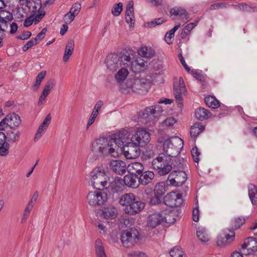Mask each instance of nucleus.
<instances>
[{"instance_id": "obj_36", "label": "nucleus", "mask_w": 257, "mask_h": 257, "mask_svg": "<svg viewBox=\"0 0 257 257\" xmlns=\"http://www.w3.org/2000/svg\"><path fill=\"white\" fill-rule=\"evenodd\" d=\"M204 101L206 104L210 108H217L220 106V102L215 96H208L205 97Z\"/></svg>"}, {"instance_id": "obj_10", "label": "nucleus", "mask_w": 257, "mask_h": 257, "mask_svg": "<svg viewBox=\"0 0 257 257\" xmlns=\"http://www.w3.org/2000/svg\"><path fill=\"white\" fill-rule=\"evenodd\" d=\"M186 92V88L184 84V82L182 77L179 78V82L174 83V94L176 99L179 104L182 106L183 99L182 97V94Z\"/></svg>"}, {"instance_id": "obj_21", "label": "nucleus", "mask_w": 257, "mask_h": 257, "mask_svg": "<svg viewBox=\"0 0 257 257\" xmlns=\"http://www.w3.org/2000/svg\"><path fill=\"white\" fill-rule=\"evenodd\" d=\"M7 142L15 143L18 142L21 133L16 127H10L5 134Z\"/></svg>"}, {"instance_id": "obj_37", "label": "nucleus", "mask_w": 257, "mask_h": 257, "mask_svg": "<svg viewBox=\"0 0 257 257\" xmlns=\"http://www.w3.org/2000/svg\"><path fill=\"white\" fill-rule=\"evenodd\" d=\"M138 53L139 55L145 58L152 57L155 54V52L154 50L146 46L139 49Z\"/></svg>"}, {"instance_id": "obj_5", "label": "nucleus", "mask_w": 257, "mask_h": 257, "mask_svg": "<svg viewBox=\"0 0 257 257\" xmlns=\"http://www.w3.org/2000/svg\"><path fill=\"white\" fill-rule=\"evenodd\" d=\"M140 233L133 227L124 230L120 235L121 243L125 247H131L139 240Z\"/></svg>"}, {"instance_id": "obj_16", "label": "nucleus", "mask_w": 257, "mask_h": 257, "mask_svg": "<svg viewBox=\"0 0 257 257\" xmlns=\"http://www.w3.org/2000/svg\"><path fill=\"white\" fill-rule=\"evenodd\" d=\"M118 55L121 65L122 64L124 67H128L133 65V61L132 60L134 59V52L132 50H124Z\"/></svg>"}, {"instance_id": "obj_11", "label": "nucleus", "mask_w": 257, "mask_h": 257, "mask_svg": "<svg viewBox=\"0 0 257 257\" xmlns=\"http://www.w3.org/2000/svg\"><path fill=\"white\" fill-rule=\"evenodd\" d=\"M241 249L244 255L253 253L257 250V240L251 237L246 238L241 245Z\"/></svg>"}, {"instance_id": "obj_31", "label": "nucleus", "mask_w": 257, "mask_h": 257, "mask_svg": "<svg viewBox=\"0 0 257 257\" xmlns=\"http://www.w3.org/2000/svg\"><path fill=\"white\" fill-rule=\"evenodd\" d=\"M168 186L163 182H159L157 183L154 189V195L160 196H162L167 191Z\"/></svg>"}, {"instance_id": "obj_9", "label": "nucleus", "mask_w": 257, "mask_h": 257, "mask_svg": "<svg viewBox=\"0 0 257 257\" xmlns=\"http://www.w3.org/2000/svg\"><path fill=\"white\" fill-rule=\"evenodd\" d=\"M163 202L171 208L179 207L183 203L182 195L175 192H169L164 197Z\"/></svg>"}, {"instance_id": "obj_64", "label": "nucleus", "mask_w": 257, "mask_h": 257, "mask_svg": "<svg viewBox=\"0 0 257 257\" xmlns=\"http://www.w3.org/2000/svg\"><path fill=\"white\" fill-rule=\"evenodd\" d=\"M45 15V11H39L38 14L35 16L34 20L35 22H39V21L44 17Z\"/></svg>"}, {"instance_id": "obj_63", "label": "nucleus", "mask_w": 257, "mask_h": 257, "mask_svg": "<svg viewBox=\"0 0 257 257\" xmlns=\"http://www.w3.org/2000/svg\"><path fill=\"white\" fill-rule=\"evenodd\" d=\"M191 73L193 74L194 78H195L197 80L200 81V82L204 81V76L200 73L198 72H194L193 71H191Z\"/></svg>"}, {"instance_id": "obj_44", "label": "nucleus", "mask_w": 257, "mask_h": 257, "mask_svg": "<svg viewBox=\"0 0 257 257\" xmlns=\"http://www.w3.org/2000/svg\"><path fill=\"white\" fill-rule=\"evenodd\" d=\"M245 222L244 218L238 217L231 220V228L233 229H237Z\"/></svg>"}, {"instance_id": "obj_23", "label": "nucleus", "mask_w": 257, "mask_h": 257, "mask_svg": "<svg viewBox=\"0 0 257 257\" xmlns=\"http://www.w3.org/2000/svg\"><path fill=\"white\" fill-rule=\"evenodd\" d=\"M163 222V216L161 212L154 213L149 215L148 220V226L151 228H154Z\"/></svg>"}, {"instance_id": "obj_48", "label": "nucleus", "mask_w": 257, "mask_h": 257, "mask_svg": "<svg viewBox=\"0 0 257 257\" xmlns=\"http://www.w3.org/2000/svg\"><path fill=\"white\" fill-rule=\"evenodd\" d=\"M134 16V3L132 1H130L127 5L125 11V16Z\"/></svg>"}, {"instance_id": "obj_45", "label": "nucleus", "mask_w": 257, "mask_h": 257, "mask_svg": "<svg viewBox=\"0 0 257 257\" xmlns=\"http://www.w3.org/2000/svg\"><path fill=\"white\" fill-rule=\"evenodd\" d=\"M122 11V4L121 3H118L113 5L111 10V13L113 16H118L120 14Z\"/></svg>"}, {"instance_id": "obj_25", "label": "nucleus", "mask_w": 257, "mask_h": 257, "mask_svg": "<svg viewBox=\"0 0 257 257\" xmlns=\"http://www.w3.org/2000/svg\"><path fill=\"white\" fill-rule=\"evenodd\" d=\"M159 111V110H156L155 108H154V106H151L147 107L143 111H140L139 115L143 118H148L150 120L156 117V113L158 114Z\"/></svg>"}, {"instance_id": "obj_29", "label": "nucleus", "mask_w": 257, "mask_h": 257, "mask_svg": "<svg viewBox=\"0 0 257 257\" xmlns=\"http://www.w3.org/2000/svg\"><path fill=\"white\" fill-rule=\"evenodd\" d=\"M195 115L197 119L204 120L210 117L211 113L203 107H199L195 111Z\"/></svg>"}, {"instance_id": "obj_50", "label": "nucleus", "mask_w": 257, "mask_h": 257, "mask_svg": "<svg viewBox=\"0 0 257 257\" xmlns=\"http://www.w3.org/2000/svg\"><path fill=\"white\" fill-rule=\"evenodd\" d=\"M191 152L194 161L198 163L199 161V156L200 154L198 148L196 147L193 148Z\"/></svg>"}, {"instance_id": "obj_27", "label": "nucleus", "mask_w": 257, "mask_h": 257, "mask_svg": "<svg viewBox=\"0 0 257 257\" xmlns=\"http://www.w3.org/2000/svg\"><path fill=\"white\" fill-rule=\"evenodd\" d=\"M145 171L144 165L139 162H135L129 165L128 173L139 176Z\"/></svg>"}, {"instance_id": "obj_32", "label": "nucleus", "mask_w": 257, "mask_h": 257, "mask_svg": "<svg viewBox=\"0 0 257 257\" xmlns=\"http://www.w3.org/2000/svg\"><path fill=\"white\" fill-rule=\"evenodd\" d=\"M248 196L252 205L257 204V186L250 184L248 187Z\"/></svg>"}, {"instance_id": "obj_56", "label": "nucleus", "mask_w": 257, "mask_h": 257, "mask_svg": "<svg viewBox=\"0 0 257 257\" xmlns=\"http://www.w3.org/2000/svg\"><path fill=\"white\" fill-rule=\"evenodd\" d=\"M227 4L225 3H218L212 4L210 7V10H217L221 8H224L226 7Z\"/></svg>"}, {"instance_id": "obj_15", "label": "nucleus", "mask_w": 257, "mask_h": 257, "mask_svg": "<svg viewBox=\"0 0 257 257\" xmlns=\"http://www.w3.org/2000/svg\"><path fill=\"white\" fill-rule=\"evenodd\" d=\"M109 167L113 172L119 175H123L127 169L125 162L118 160H112L109 163Z\"/></svg>"}, {"instance_id": "obj_46", "label": "nucleus", "mask_w": 257, "mask_h": 257, "mask_svg": "<svg viewBox=\"0 0 257 257\" xmlns=\"http://www.w3.org/2000/svg\"><path fill=\"white\" fill-rule=\"evenodd\" d=\"M0 156H6L9 153L10 144L8 142H3L0 145Z\"/></svg>"}, {"instance_id": "obj_35", "label": "nucleus", "mask_w": 257, "mask_h": 257, "mask_svg": "<svg viewBox=\"0 0 257 257\" xmlns=\"http://www.w3.org/2000/svg\"><path fill=\"white\" fill-rule=\"evenodd\" d=\"M95 250L96 257H106L103 243L99 239L95 241Z\"/></svg>"}, {"instance_id": "obj_2", "label": "nucleus", "mask_w": 257, "mask_h": 257, "mask_svg": "<svg viewBox=\"0 0 257 257\" xmlns=\"http://www.w3.org/2000/svg\"><path fill=\"white\" fill-rule=\"evenodd\" d=\"M120 205L125 206L126 213L134 215L140 212L145 206L144 202L137 198L133 193H126L122 195L119 200Z\"/></svg>"}, {"instance_id": "obj_40", "label": "nucleus", "mask_w": 257, "mask_h": 257, "mask_svg": "<svg viewBox=\"0 0 257 257\" xmlns=\"http://www.w3.org/2000/svg\"><path fill=\"white\" fill-rule=\"evenodd\" d=\"M169 253L172 257H186L184 251L179 246L174 247Z\"/></svg>"}, {"instance_id": "obj_13", "label": "nucleus", "mask_w": 257, "mask_h": 257, "mask_svg": "<svg viewBox=\"0 0 257 257\" xmlns=\"http://www.w3.org/2000/svg\"><path fill=\"white\" fill-rule=\"evenodd\" d=\"M105 62L107 69L111 71H115L121 66L119 56L117 54L112 53L108 55Z\"/></svg>"}, {"instance_id": "obj_8", "label": "nucleus", "mask_w": 257, "mask_h": 257, "mask_svg": "<svg viewBox=\"0 0 257 257\" xmlns=\"http://www.w3.org/2000/svg\"><path fill=\"white\" fill-rule=\"evenodd\" d=\"M107 198L106 193L101 191L90 192L87 196L88 203L92 206L103 205Z\"/></svg>"}, {"instance_id": "obj_58", "label": "nucleus", "mask_w": 257, "mask_h": 257, "mask_svg": "<svg viewBox=\"0 0 257 257\" xmlns=\"http://www.w3.org/2000/svg\"><path fill=\"white\" fill-rule=\"evenodd\" d=\"M47 31V28H44L42 29V30L38 33V34L37 35L36 37L35 38H33L34 40L36 42H37V41L39 40H42L45 36L46 33Z\"/></svg>"}, {"instance_id": "obj_22", "label": "nucleus", "mask_w": 257, "mask_h": 257, "mask_svg": "<svg viewBox=\"0 0 257 257\" xmlns=\"http://www.w3.org/2000/svg\"><path fill=\"white\" fill-rule=\"evenodd\" d=\"M140 185L147 186L150 184L154 179L155 174L151 171H144L139 177Z\"/></svg>"}, {"instance_id": "obj_24", "label": "nucleus", "mask_w": 257, "mask_h": 257, "mask_svg": "<svg viewBox=\"0 0 257 257\" xmlns=\"http://www.w3.org/2000/svg\"><path fill=\"white\" fill-rule=\"evenodd\" d=\"M51 120V114L49 113L46 116L42 124L39 126L38 131L34 138V140L35 142H36L42 136L43 134L48 128L50 123Z\"/></svg>"}, {"instance_id": "obj_51", "label": "nucleus", "mask_w": 257, "mask_h": 257, "mask_svg": "<svg viewBox=\"0 0 257 257\" xmlns=\"http://www.w3.org/2000/svg\"><path fill=\"white\" fill-rule=\"evenodd\" d=\"M128 257H146V254L140 251H131L127 253Z\"/></svg>"}, {"instance_id": "obj_6", "label": "nucleus", "mask_w": 257, "mask_h": 257, "mask_svg": "<svg viewBox=\"0 0 257 257\" xmlns=\"http://www.w3.org/2000/svg\"><path fill=\"white\" fill-rule=\"evenodd\" d=\"M187 179V174L181 170H174L169 175L167 181L169 184L175 187L182 186Z\"/></svg>"}, {"instance_id": "obj_57", "label": "nucleus", "mask_w": 257, "mask_h": 257, "mask_svg": "<svg viewBox=\"0 0 257 257\" xmlns=\"http://www.w3.org/2000/svg\"><path fill=\"white\" fill-rule=\"evenodd\" d=\"M176 122V120L174 118L172 117H169L167 118L164 121L163 124L164 125L167 126H171L173 125L175 122Z\"/></svg>"}, {"instance_id": "obj_19", "label": "nucleus", "mask_w": 257, "mask_h": 257, "mask_svg": "<svg viewBox=\"0 0 257 257\" xmlns=\"http://www.w3.org/2000/svg\"><path fill=\"white\" fill-rule=\"evenodd\" d=\"M148 85L146 83V80L143 79H136L133 84L130 86L135 92L139 93L147 92Z\"/></svg>"}, {"instance_id": "obj_18", "label": "nucleus", "mask_w": 257, "mask_h": 257, "mask_svg": "<svg viewBox=\"0 0 257 257\" xmlns=\"http://www.w3.org/2000/svg\"><path fill=\"white\" fill-rule=\"evenodd\" d=\"M139 176L134 175L131 173L126 175L122 179V181L124 185L131 188H137L140 186V182H139Z\"/></svg>"}, {"instance_id": "obj_3", "label": "nucleus", "mask_w": 257, "mask_h": 257, "mask_svg": "<svg viewBox=\"0 0 257 257\" xmlns=\"http://www.w3.org/2000/svg\"><path fill=\"white\" fill-rule=\"evenodd\" d=\"M113 144L108 141L106 138H100L94 140L91 143V151L97 157H103L109 154L112 157L117 156Z\"/></svg>"}, {"instance_id": "obj_26", "label": "nucleus", "mask_w": 257, "mask_h": 257, "mask_svg": "<svg viewBox=\"0 0 257 257\" xmlns=\"http://www.w3.org/2000/svg\"><path fill=\"white\" fill-rule=\"evenodd\" d=\"M161 212L163 216V222L171 224L176 222V212L175 211L166 209L161 211Z\"/></svg>"}, {"instance_id": "obj_49", "label": "nucleus", "mask_w": 257, "mask_h": 257, "mask_svg": "<svg viewBox=\"0 0 257 257\" xmlns=\"http://www.w3.org/2000/svg\"><path fill=\"white\" fill-rule=\"evenodd\" d=\"M81 6L80 3H76L73 4L70 9V13L73 14L76 16L79 14Z\"/></svg>"}, {"instance_id": "obj_12", "label": "nucleus", "mask_w": 257, "mask_h": 257, "mask_svg": "<svg viewBox=\"0 0 257 257\" xmlns=\"http://www.w3.org/2000/svg\"><path fill=\"white\" fill-rule=\"evenodd\" d=\"M169 153V155L164 153H160L157 157L153 159L152 165L154 170L167 162H171V158L173 157V155H175V153L171 152Z\"/></svg>"}, {"instance_id": "obj_39", "label": "nucleus", "mask_w": 257, "mask_h": 257, "mask_svg": "<svg viewBox=\"0 0 257 257\" xmlns=\"http://www.w3.org/2000/svg\"><path fill=\"white\" fill-rule=\"evenodd\" d=\"M170 162H167L162 165L161 167H159L158 169H156L155 170L157 171L160 176H164L168 174L172 170Z\"/></svg>"}, {"instance_id": "obj_60", "label": "nucleus", "mask_w": 257, "mask_h": 257, "mask_svg": "<svg viewBox=\"0 0 257 257\" xmlns=\"http://www.w3.org/2000/svg\"><path fill=\"white\" fill-rule=\"evenodd\" d=\"M199 211L198 206H197L192 211V218L194 221L197 222L199 220Z\"/></svg>"}, {"instance_id": "obj_54", "label": "nucleus", "mask_w": 257, "mask_h": 257, "mask_svg": "<svg viewBox=\"0 0 257 257\" xmlns=\"http://www.w3.org/2000/svg\"><path fill=\"white\" fill-rule=\"evenodd\" d=\"M238 9L243 11L246 12H251V5H248L246 4L240 3L237 5Z\"/></svg>"}, {"instance_id": "obj_33", "label": "nucleus", "mask_w": 257, "mask_h": 257, "mask_svg": "<svg viewBox=\"0 0 257 257\" xmlns=\"http://www.w3.org/2000/svg\"><path fill=\"white\" fill-rule=\"evenodd\" d=\"M205 129V126L199 122H196L190 127V136L192 138H196Z\"/></svg>"}, {"instance_id": "obj_34", "label": "nucleus", "mask_w": 257, "mask_h": 257, "mask_svg": "<svg viewBox=\"0 0 257 257\" xmlns=\"http://www.w3.org/2000/svg\"><path fill=\"white\" fill-rule=\"evenodd\" d=\"M74 42L73 41H69L65 47L64 54L63 57V61L66 62L68 61L74 51Z\"/></svg>"}, {"instance_id": "obj_1", "label": "nucleus", "mask_w": 257, "mask_h": 257, "mask_svg": "<svg viewBox=\"0 0 257 257\" xmlns=\"http://www.w3.org/2000/svg\"><path fill=\"white\" fill-rule=\"evenodd\" d=\"M130 132L122 130L115 133L110 140L113 147L120 148L127 159H134L140 154V147L146 146L150 140V133L143 128H138L131 138Z\"/></svg>"}, {"instance_id": "obj_7", "label": "nucleus", "mask_w": 257, "mask_h": 257, "mask_svg": "<svg viewBox=\"0 0 257 257\" xmlns=\"http://www.w3.org/2000/svg\"><path fill=\"white\" fill-rule=\"evenodd\" d=\"M124 184L122 181V178L117 177L112 181L107 186L109 195L111 196L113 199L116 200L120 199V195L122 193Z\"/></svg>"}, {"instance_id": "obj_42", "label": "nucleus", "mask_w": 257, "mask_h": 257, "mask_svg": "<svg viewBox=\"0 0 257 257\" xmlns=\"http://www.w3.org/2000/svg\"><path fill=\"white\" fill-rule=\"evenodd\" d=\"M0 19L8 25V23L13 19V16L8 11L1 10L0 11Z\"/></svg>"}, {"instance_id": "obj_17", "label": "nucleus", "mask_w": 257, "mask_h": 257, "mask_svg": "<svg viewBox=\"0 0 257 257\" xmlns=\"http://www.w3.org/2000/svg\"><path fill=\"white\" fill-rule=\"evenodd\" d=\"M172 139L175 140L176 142H181L182 145L183 144V141L178 137L167 138L163 146L164 153L169 155V152H171L175 153V155L179 153V149L174 146Z\"/></svg>"}, {"instance_id": "obj_61", "label": "nucleus", "mask_w": 257, "mask_h": 257, "mask_svg": "<svg viewBox=\"0 0 257 257\" xmlns=\"http://www.w3.org/2000/svg\"><path fill=\"white\" fill-rule=\"evenodd\" d=\"M31 36V33L30 31H24L21 35L18 36L17 38L21 40H27Z\"/></svg>"}, {"instance_id": "obj_59", "label": "nucleus", "mask_w": 257, "mask_h": 257, "mask_svg": "<svg viewBox=\"0 0 257 257\" xmlns=\"http://www.w3.org/2000/svg\"><path fill=\"white\" fill-rule=\"evenodd\" d=\"M9 118L7 115L0 122V131H4L6 128L9 127Z\"/></svg>"}, {"instance_id": "obj_41", "label": "nucleus", "mask_w": 257, "mask_h": 257, "mask_svg": "<svg viewBox=\"0 0 257 257\" xmlns=\"http://www.w3.org/2000/svg\"><path fill=\"white\" fill-rule=\"evenodd\" d=\"M128 74L126 69L122 68L116 74L115 77L117 82L120 83L123 81L126 77Z\"/></svg>"}, {"instance_id": "obj_28", "label": "nucleus", "mask_w": 257, "mask_h": 257, "mask_svg": "<svg viewBox=\"0 0 257 257\" xmlns=\"http://www.w3.org/2000/svg\"><path fill=\"white\" fill-rule=\"evenodd\" d=\"M185 163V161L183 158L176 157L175 155H173V157L171 158L170 164L172 166V169H184Z\"/></svg>"}, {"instance_id": "obj_14", "label": "nucleus", "mask_w": 257, "mask_h": 257, "mask_svg": "<svg viewBox=\"0 0 257 257\" xmlns=\"http://www.w3.org/2000/svg\"><path fill=\"white\" fill-rule=\"evenodd\" d=\"M171 17L173 20L180 19L184 23L188 21V13L186 10L179 7H175L170 11Z\"/></svg>"}, {"instance_id": "obj_53", "label": "nucleus", "mask_w": 257, "mask_h": 257, "mask_svg": "<svg viewBox=\"0 0 257 257\" xmlns=\"http://www.w3.org/2000/svg\"><path fill=\"white\" fill-rule=\"evenodd\" d=\"M165 22V20L164 19L161 18L158 19H156L154 21H151V22L149 23L148 24V26L149 27H153L157 25H159L162 24Z\"/></svg>"}, {"instance_id": "obj_30", "label": "nucleus", "mask_w": 257, "mask_h": 257, "mask_svg": "<svg viewBox=\"0 0 257 257\" xmlns=\"http://www.w3.org/2000/svg\"><path fill=\"white\" fill-rule=\"evenodd\" d=\"M9 118V127H13L17 128L21 123V119L20 116L14 112L7 115Z\"/></svg>"}, {"instance_id": "obj_55", "label": "nucleus", "mask_w": 257, "mask_h": 257, "mask_svg": "<svg viewBox=\"0 0 257 257\" xmlns=\"http://www.w3.org/2000/svg\"><path fill=\"white\" fill-rule=\"evenodd\" d=\"M174 33H173L171 30H170L169 31L167 32V33L166 34L165 36V40L166 42L168 44H172V39L174 37Z\"/></svg>"}, {"instance_id": "obj_38", "label": "nucleus", "mask_w": 257, "mask_h": 257, "mask_svg": "<svg viewBox=\"0 0 257 257\" xmlns=\"http://www.w3.org/2000/svg\"><path fill=\"white\" fill-rule=\"evenodd\" d=\"M102 215L105 218L114 219L117 216L116 209L113 207L105 208Z\"/></svg>"}, {"instance_id": "obj_20", "label": "nucleus", "mask_w": 257, "mask_h": 257, "mask_svg": "<svg viewBox=\"0 0 257 257\" xmlns=\"http://www.w3.org/2000/svg\"><path fill=\"white\" fill-rule=\"evenodd\" d=\"M56 81L54 79L52 78L49 79L45 84L43 91L39 98L38 105L43 103V101L45 100L47 96L49 95L52 89L55 86Z\"/></svg>"}, {"instance_id": "obj_52", "label": "nucleus", "mask_w": 257, "mask_h": 257, "mask_svg": "<svg viewBox=\"0 0 257 257\" xmlns=\"http://www.w3.org/2000/svg\"><path fill=\"white\" fill-rule=\"evenodd\" d=\"M75 16H76L75 15L72 13H70V12H69L64 15V20L65 21V22L67 24H70L73 21Z\"/></svg>"}, {"instance_id": "obj_47", "label": "nucleus", "mask_w": 257, "mask_h": 257, "mask_svg": "<svg viewBox=\"0 0 257 257\" xmlns=\"http://www.w3.org/2000/svg\"><path fill=\"white\" fill-rule=\"evenodd\" d=\"M162 197L160 196L154 195V196L150 198V204L151 205H157L163 204L164 202H163L162 200Z\"/></svg>"}, {"instance_id": "obj_62", "label": "nucleus", "mask_w": 257, "mask_h": 257, "mask_svg": "<svg viewBox=\"0 0 257 257\" xmlns=\"http://www.w3.org/2000/svg\"><path fill=\"white\" fill-rule=\"evenodd\" d=\"M178 57L179 59V60L182 64V65L183 66L185 70L188 72H189L191 71L190 68L186 64L185 60L184 59V58L181 54H179L178 55Z\"/></svg>"}, {"instance_id": "obj_43", "label": "nucleus", "mask_w": 257, "mask_h": 257, "mask_svg": "<svg viewBox=\"0 0 257 257\" xmlns=\"http://www.w3.org/2000/svg\"><path fill=\"white\" fill-rule=\"evenodd\" d=\"M197 236L198 239L203 242H207L209 240V235L205 229L197 230Z\"/></svg>"}, {"instance_id": "obj_4", "label": "nucleus", "mask_w": 257, "mask_h": 257, "mask_svg": "<svg viewBox=\"0 0 257 257\" xmlns=\"http://www.w3.org/2000/svg\"><path fill=\"white\" fill-rule=\"evenodd\" d=\"M90 175L91 184L94 188L100 190L107 188L109 177L103 170L101 171L100 168H94Z\"/></svg>"}]
</instances>
